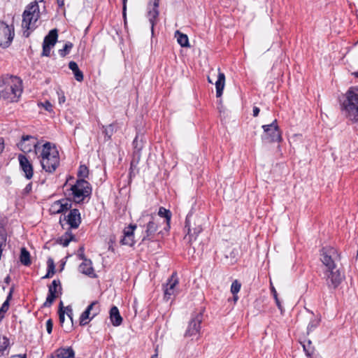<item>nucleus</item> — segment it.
<instances>
[{
	"mask_svg": "<svg viewBox=\"0 0 358 358\" xmlns=\"http://www.w3.org/2000/svg\"><path fill=\"white\" fill-rule=\"evenodd\" d=\"M22 91V82L20 78L6 75L0 78V98L17 102Z\"/></svg>",
	"mask_w": 358,
	"mask_h": 358,
	"instance_id": "obj_1",
	"label": "nucleus"
},
{
	"mask_svg": "<svg viewBox=\"0 0 358 358\" xmlns=\"http://www.w3.org/2000/svg\"><path fill=\"white\" fill-rule=\"evenodd\" d=\"M36 155L43 170L53 173L59 164V152L55 145L47 142L36 149Z\"/></svg>",
	"mask_w": 358,
	"mask_h": 358,
	"instance_id": "obj_2",
	"label": "nucleus"
},
{
	"mask_svg": "<svg viewBox=\"0 0 358 358\" xmlns=\"http://www.w3.org/2000/svg\"><path fill=\"white\" fill-rule=\"evenodd\" d=\"M41 13L38 3L36 1L30 3L25 8L22 14V27L26 29L24 31L25 36H29V32L35 29L38 26V21L40 18Z\"/></svg>",
	"mask_w": 358,
	"mask_h": 358,
	"instance_id": "obj_3",
	"label": "nucleus"
},
{
	"mask_svg": "<svg viewBox=\"0 0 358 358\" xmlns=\"http://www.w3.org/2000/svg\"><path fill=\"white\" fill-rule=\"evenodd\" d=\"M345 100L342 104L345 115L352 121H358V88H350L345 94Z\"/></svg>",
	"mask_w": 358,
	"mask_h": 358,
	"instance_id": "obj_4",
	"label": "nucleus"
},
{
	"mask_svg": "<svg viewBox=\"0 0 358 358\" xmlns=\"http://www.w3.org/2000/svg\"><path fill=\"white\" fill-rule=\"evenodd\" d=\"M338 250L331 246H325L320 250V260L327 268H336V262L340 260Z\"/></svg>",
	"mask_w": 358,
	"mask_h": 358,
	"instance_id": "obj_5",
	"label": "nucleus"
},
{
	"mask_svg": "<svg viewBox=\"0 0 358 358\" xmlns=\"http://www.w3.org/2000/svg\"><path fill=\"white\" fill-rule=\"evenodd\" d=\"M138 225L141 227L145 228L143 240L145 238H151L158 229V219L155 215H143L138 220Z\"/></svg>",
	"mask_w": 358,
	"mask_h": 358,
	"instance_id": "obj_6",
	"label": "nucleus"
},
{
	"mask_svg": "<svg viewBox=\"0 0 358 358\" xmlns=\"http://www.w3.org/2000/svg\"><path fill=\"white\" fill-rule=\"evenodd\" d=\"M71 189L73 199L76 203L83 201L92 192L90 183L83 179L78 180L76 183L71 187Z\"/></svg>",
	"mask_w": 358,
	"mask_h": 358,
	"instance_id": "obj_7",
	"label": "nucleus"
},
{
	"mask_svg": "<svg viewBox=\"0 0 358 358\" xmlns=\"http://www.w3.org/2000/svg\"><path fill=\"white\" fill-rule=\"evenodd\" d=\"M264 134L262 140L265 142H280L282 141L281 131L279 129L276 120H274L271 124L262 126Z\"/></svg>",
	"mask_w": 358,
	"mask_h": 358,
	"instance_id": "obj_8",
	"label": "nucleus"
},
{
	"mask_svg": "<svg viewBox=\"0 0 358 358\" xmlns=\"http://www.w3.org/2000/svg\"><path fill=\"white\" fill-rule=\"evenodd\" d=\"M208 81L215 85L216 96L220 97L225 85L224 73H222L220 69H211L208 75Z\"/></svg>",
	"mask_w": 358,
	"mask_h": 358,
	"instance_id": "obj_9",
	"label": "nucleus"
},
{
	"mask_svg": "<svg viewBox=\"0 0 358 358\" xmlns=\"http://www.w3.org/2000/svg\"><path fill=\"white\" fill-rule=\"evenodd\" d=\"M14 28L12 25H8L3 22H0V46L8 48L13 41L14 37Z\"/></svg>",
	"mask_w": 358,
	"mask_h": 358,
	"instance_id": "obj_10",
	"label": "nucleus"
},
{
	"mask_svg": "<svg viewBox=\"0 0 358 358\" xmlns=\"http://www.w3.org/2000/svg\"><path fill=\"white\" fill-rule=\"evenodd\" d=\"M324 278L327 286L331 289H336L344 278L338 269L327 268L324 273Z\"/></svg>",
	"mask_w": 358,
	"mask_h": 358,
	"instance_id": "obj_11",
	"label": "nucleus"
},
{
	"mask_svg": "<svg viewBox=\"0 0 358 358\" xmlns=\"http://www.w3.org/2000/svg\"><path fill=\"white\" fill-rule=\"evenodd\" d=\"M58 31L57 29H53L50 30L48 34L44 38L43 43V56H50L51 50L55 45L57 38H58Z\"/></svg>",
	"mask_w": 358,
	"mask_h": 358,
	"instance_id": "obj_12",
	"label": "nucleus"
},
{
	"mask_svg": "<svg viewBox=\"0 0 358 358\" xmlns=\"http://www.w3.org/2000/svg\"><path fill=\"white\" fill-rule=\"evenodd\" d=\"M37 139L32 136L27 135L22 137L21 141L18 144L20 149L24 152H29L34 149L36 153V149L40 148Z\"/></svg>",
	"mask_w": 358,
	"mask_h": 358,
	"instance_id": "obj_13",
	"label": "nucleus"
},
{
	"mask_svg": "<svg viewBox=\"0 0 358 358\" xmlns=\"http://www.w3.org/2000/svg\"><path fill=\"white\" fill-rule=\"evenodd\" d=\"M99 313V307L97 301L92 302L87 309L82 313L80 317V325H85L97 315Z\"/></svg>",
	"mask_w": 358,
	"mask_h": 358,
	"instance_id": "obj_14",
	"label": "nucleus"
},
{
	"mask_svg": "<svg viewBox=\"0 0 358 358\" xmlns=\"http://www.w3.org/2000/svg\"><path fill=\"white\" fill-rule=\"evenodd\" d=\"M61 283L59 280H54L52 284L49 286L48 294L45 301L43 303L44 307H50L59 293L61 294Z\"/></svg>",
	"mask_w": 358,
	"mask_h": 358,
	"instance_id": "obj_15",
	"label": "nucleus"
},
{
	"mask_svg": "<svg viewBox=\"0 0 358 358\" xmlns=\"http://www.w3.org/2000/svg\"><path fill=\"white\" fill-rule=\"evenodd\" d=\"M152 2V5H149V10L148 12V20L151 24V31L152 34H154V27L157 24L158 21V17H159V0H151Z\"/></svg>",
	"mask_w": 358,
	"mask_h": 358,
	"instance_id": "obj_16",
	"label": "nucleus"
},
{
	"mask_svg": "<svg viewBox=\"0 0 358 358\" xmlns=\"http://www.w3.org/2000/svg\"><path fill=\"white\" fill-rule=\"evenodd\" d=\"M178 284V280L176 273H173L169 278L168 282L164 286V299L169 301L172 296L176 293V285Z\"/></svg>",
	"mask_w": 358,
	"mask_h": 358,
	"instance_id": "obj_17",
	"label": "nucleus"
},
{
	"mask_svg": "<svg viewBox=\"0 0 358 358\" xmlns=\"http://www.w3.org/2000/svg\"><path fill=\"white\" fill-rule=\"evenodd\" d=\"M71 208V202L67 199H63L55 201L50 208L52 214H59L66 212Z\"/></svg>",
	"mask_w": 358,
	"mask_h": 358,
	"instance_id": "obj_18",
	"label": "nucleus"
},
{
	"mask_svg": "<svg viewBox=\"0 0 358 358\" xmlns=\"http://www.w3.org/2000/svg\"><path fill=\"white\" fill-rule=\"evenodd\" d=\"M18 160L21 170L27 179L30 180L34 175V169L31 163L27 157L23 155H19Z\"/></svg>",
	"mask_w": 358,
	"mask_h": 358,
	"instance_id": "obj_19",
	"label": "nucleus"
},
{
	"mask_svg": "<svg viewBox=\"0 0 358 358\" xmlns=\"http://www.w3.org/2000/svg\"><path fill=\"white\" fill-rule=\"evenodd\" d=\"M201 322V320L199 316L193 318L189 323L185 336L198 337L200 332Z\"/></svg>",
	"mask_w": 358,
	"mask_h": 358,
	"instance_id": "obj_20",
	"label": "nucleus"
},
{
	"mask_svg": "<svg viewBox=\"0 0 358 358\" xmlns=\"http://www.w3.org/2000/svg\"><path fill=\"white\" fill-rule=\"evenodd\" d=\"M136 228V225L130 224L124 229V236L120 241L122 245L132 246L134 244V231Z\"/></svg>",
	"mask_w": 358,
	"mask_h": 358,
	"instance_id": "obj_21",
	"label": "nucleus"
},
{
	"mask_svg": "<svg viewBox=\"0 0 358 358\" xmlns=\"http://www.w3.org/2000/svg\"><path fill=\"white\" fill-rule=\"evenodd\" d=\"M80 257L83 262L79 266V271L83 274L87 275L90 277H94L95 274L92 266L91 260L86 259L83 254L80 255Z\"/></svg>",
	"mask_w": 358,
	"mask_h": 358,
	"instance_id": "obj_22",
	"label": "nucleus"
},
{
	"mask_svg": "<svg viewBox=\"0 0 358 358\" xmlns=\"http://www.w3.org/2000/svg\"><path fill=\"white\" fill-rule=\"evenodd\" d=\"M66 220L71 228H78L81 222V217L79 210L78 209L71 210L70 213L67 215Z\"/></svg>",
	"mask_w": 358,
	"mask_h": 358,
	"instance_id": "obj_23",
	"label": "nucleus"
},
{
	"mask_svg": "<svg viewBox=\"0 0 358 358\" xmlns=\"http://www.w3.org/2000/svg\"><path fill=\"white\" fill-rule=\"evenodd\" d=\"M110 319L113 325L117 327L122 324V317L116 306H113L110 310Z\"/></svg>",
	"mask_w": 358,
	"mask_h": 358,
	"instance_id": "obj_24",
	"label": "nucleus"
},
{
	"mask_svg": "<svg viewBox=\"0 0 358 358\" xmlns=\"http://www.w3.org/2000/svg\"><path fill=\"white\" fill-rule=\"evenodd\" d=\"M10 348V340L6 336H0V357L8 355Z\"/></svg>",
	"mask_w": 358,
	"mask_h": 358,
	"instance_id": "obj_25",
	"label": "nucleus"
},
{
	"mask_svg": "<svg viewBox=\"0 0 358 358\" xmlns=\"http://www.w3.org/2000/svg\"><path fill=\"white\" fill-rule=\"evenodd\" d=\"M57 358H74L75 352L71 348H61L56 351Z\"/></svg>",
	"mask_w": 358,
	"mask_h": 358,
	"instance_id": "obj_26",
	"label": "nucleus"
},
{
	"mask_svg": "<svg viewBox=\"0 0 358 358\" xmlns=\"http://www.w3.org/2000/svg\"><path fill=\"white\" fill-rule=\"evenodd\" d=\"M175 36L177 38L178 43L182 47H188L189 46V39L186 34L180 33L179 31H176L175 34Z\"/></svg>",
	"mask_w": 358,
	"mask_h": 358,
	"instance_id": "obj_27",
	"label": "nucleus"
},
{
	"mask_svg": "<svg viewBox=\"0 0 358 358\" xmlns=\"http://www.w3.org/2000/svg\"><path fill=\"white\" fill-rule=\"evenodd\" d=\"M20 260L24 266H29L31 264L30 255L25 248H22L21 249Z\"/></svg>",
	"mask_w": 358,
	"mask_h": 358,
	"instance_id": "obj_28",
	"label": "nucleus"
},
{
	"mask_svg": "<svg viewBox=\"0 0 358 358\" xmlns=\"http://www.w3.org/2000/svg\"><path fill=\"white\" fill-rule=\"evenodd\" d=\"M73 235L71 233L66 232L64 235L60 237L59 242L61 245L66 247L69 245L70 241L73 240Z\"/></svg>",
	"mask_w": 358,
	"mask_h": 358,
	"instance_id": "obj_29",
	"label": "nucleus"
},
{
	"mask_svg": "<svg viewBox=\"0 0 358 358\" xmlns=\"http://www.w3.org/2000/svg\"><path fill=\"white\" fill-rule=\"evenodd\" d=\"M73 48V44L71 42H67L65 43L62 49L59 50L58 53L59 55L62 57H65L66 55H68L71 50Z\"/></svg>",
	"mask_w": 358,
	"mask_h": 358,
	"instance_id": "obj_30",
	"label": "nucleus"
},
{
	"mask_svg": "<svg viewBox=\"0 0 358 358\" xmlns=\"http://www.w3.org/2000/svg\"><path fill=\"white\" fill-rule=\"evenodd\" d=\"M158 215L160 217H164L166 218V222L169 224L171 220V213L169 210H166V208L161 207L159 210Z\"/></svg>",
	"mask_w": 358,
	"mask_h": 358,
	"instance_id": "obj_31",
	"label": "nucleus"
},
{
	"mask_svg": "<svg viewBox=\"0 0 358 358\" xmlns=\"http://www.w3.org/2000/svg\"><path fill=\"white\" fill-rule=\"evenodd\" d=\"M241 287V284L237 280H234L231 286V292L235 295L239 292Z\"/></svg>",
	"mask_w": 358,
	"mask_h": 358,
	"instance_id": "obj_32",
	"label": "nucleus"
},
{
	"mask_svg": "<svg viewBox=\"0 0 358 358\" xmlns=\"http://www.w3.org/2000/svg\"><path fill=\"white\" fill-rule=\"evenodd\" d=\"M89 171L86 166L80 165L79 167L78 175L80 178H87L88 176Z\"/></svg>",
	"mask_w": 358,
	"mask_h": 358,
	"instance_id": "obj_33",
	"label": "nucleus"
},
{
	"mask_svg": "<svg viewBox=\"0 0 358 358\" xmlns=\"http://www.w3.org/2000/svg\"><path fill=\"white\" fill-rule=\"evenodd\" d=\"M76 80L78 82H81L83 80V73L80 69H71Z\"/></svg>",
	"mask_w": 358,
	"mask_h": 358,
	"instance_id": "obj_34",
	"label": "nucleus"
},
{
	"mask_svg": "<svg viewBox=\"0 0 358 358\" xmlns=\"http://www.w3.org/2000/svg\"><path fill=\"white\" fill-rule=\"evenodd\" d=\"M271 292H272V294H273V297L275 299V303H276V305H277L278 308L280 310L281 312H282V305H281V303H280V301H279V299L278 298L277 292H276L275 287H273L272 285H271Z\"/></svg>",
	"mask_w": 358,
	"mask_h": 358,
	"instance_id": "obj_35",
	"label": "nucleus"
},
{
	"mask_svg": "<svg viewBox=\"0 0 358 358\" xmlns=\"http://www.w3.org/2000/svg\"><path fill=\"white\" fill-rule=\"evenodd\" d=\"M320 324V320L319 319H314L312 320L308 326V333L310 331H312L313 329H315Z\"/></svg>",
	"mask_w": 358,
	"mask_h": 358,
	"instance_id": "obj_36",
	"label": "nucleus"
},
{
	"mask_svg": "<svg viewBox=\"0 0 358 358\" xmlns=\"http://www.w3.org/2000/svg\"><path fill=\"white\" fill-rule=\"evenodd\" d=\"M303 350L307 356H310L313 352V348L311 347V341H308L307 345H303Z\"/></svg>",
	"mask_w": 358,
	"mask_h": 358,
	"instance_id": "obj_37",
	"label": "nucleus"
},
{
	"mask_svg": "<svg viewBox=\"0 0 358 358\" xmlns=\"http://www.w3.org/2000/svg\"><path fill=\"white\" fill-rule=\"evenodd\" d=\"M57 96H58L59 104L62 105L66 101V97L64 96V92L62 90H58L57 91Z\"/></svg>",
	"mask_w": 358,
	"mask_h": 358,
	"instance_id": "obj_38",
	"label": "nucleus"
},
{
	"mask_svg": "<svg viewBox=\"0 0 358 358\" xmlns=\"http://www.w3.org/2000/svg\"><path fill=\"white\" fill-rule=\"evenodd\" d=\"M8 308L9 303H8V301H5L0 308V316L3 317V313H5L8 310Z\"/></svg>",
	"mask_w": 358,
	"mask_h": 358,
	"instance_id": "obj_39",
	"label": "nucleus"
},
{
	"mask_svg": "<svg viewBox=\"0 0 358 358\" xmlns=\"http://www.w3.org/2000/svg\"><path fill=\"white\" fill-rule=\"evenodd\" d=\"M39 106H43L47 111H49V112L52 111V105L48 101H46L44 103H41L39 104Z\"/></svg>",
	"mask_w": 358,
	"mask_h": 358,
	"instance_id": "obj_40",
	"label": "nucleus"
},
{
	"mask_svg": "<svg viewBox=\"0 0 358 358\" xmlns=\"http://www.w3.org/2000/svg\"><path fill=\"white\" fill-rule=\"evenodd\" d=\"M47 264H48V271H50L51 272H54L55 273V263H54V261L52 258H49L47 261Z\"/></svg>",
	"mask_w": 358,
	"mask_h": 358,
	"instance_id": "obj_41",
	"label": "nucleus"
},
{
	"mask_svg": "<svg viewBox=\"0 0 358 358\" xmlns=\"http://www.w3.org/2000/svg\"><path fill=\"white\" fill-rule=\"evenodd\" d=\"M52 327H53L52 321L50 319L48 320L45 323V327H46L47 332L49 334L52 333Z\"/></svg>",
	"mask_w": 358,
	"mask_h": 358,
	"instance_id": "obj_42",
	"label": "nucleus"
},
{
	"mask_svg": "<svg viewBox=\"0 0 358 358\" xmlns=\"http://www.w3.org/2000/svg\"><path fill=\"white\" fill-rule=\"evenodd\" d=\"M113 132V128L111 124L104 129L103 133L110 137Z\"/></svg>",
	"mask_w": 358,
	"mask_h": 358,
	"instance_id": "obj_43",
	"label": "nucleus"
},
{
	"mask_svg": "<svg viewBox=\"0 0 358 358\" xmlns=\"http://www.w3.org/2000/svg\"><path fill=\"white\" fill-rule=\"evenodd\" d=\"M65 310H62V308H60L59 310V322L62 325L64 320H65Z\"/></svg>",
	"mask_w": 358,
	"mask_h": 358,
	"instance_id": "obj_44",
	"label": "nucleus"
},
{
	"mask_svg": "<svg viewBox=\"0 0 358 358\" xmlns=\"http://www.w3.org/2000/svg\"><path fill=\"white\" fill-rule=\"evenodd\" d=\"M65 313H66L68 317H69V319L71 320V322H73V318H72V316H73V310L72 308L70 307V306H67L65 308Z\"/></svg>",
	"mask_w": 358,
	"mask_h": 358,
	"instance_id": "obj_45",
	"label": "nucleus"
},
{
	"mask_svg": "<svg viewBox=\"0 0 358 358\" xmlns=\"http://www.w3.org/2000/svg\"><path fill=\"white\" fill-rule=\"evenodd\" d=\"M4 149V141L3 138L0 137V154L2 152V151Z\"/></svg>",
	"mask_w": 358,
	"mask_h": 358,
	"instance_id": "obj_46",
	"label": "nucleus"
},
{
	"mask_svg": "<svg viewBox=\"0 0 358 358\" xmlns=\"http://www.w3.org/2000/svg\"><path fill=\"white\" fill-rule=\"evenodd\" d=\"M259 108L258 107L253 108V116L257 117L259 113Z\"/></svg>",
	"mask_w": 358,
	"mask_h": 358,
	"instance_id": "obj_47",
	"label": "nucleus"
},
{
	"mask_svg": "<svg viewBox=\"0 0 358 358\" xmlns=\"http://www.w3.org/2000/svg\"><path fill=\"white\" fill-rule=\"evenodd\" d=\"M127 1V0H123V16L124 17L126 16Z\"/></svg>",
	"mask_w": 358,
	"mask_h": 358,
	"instance_id": "obj_48",
	"label": "nucleus"
},
{
	"mask_svg": "<svg viewBox=\"0 0 358 358\" xmlns=\"http://www.w3.org/2000/svg\"><path fill=\"white\" fill-rule=\"evenodd\" d=\"M10 358H27L26 354L13 355Z\"/></svg>",
	"mask_w": 358,
	"mask_h": 358,
	"instance_id": "obj_49",
	"label": "nucleus"
},
{
	"mask_svg": "<svg viewBox=\"0 0 358 358\" xmlns=\"http://www.w3.org/2000/svg\"><path fill=\"white\" fill-rule=\"evenodd\" d=\"M55 274L54 272H51L50 271L48 270V272L46 275L43 277V278H48L52 277Z\"/></svg>",
	"mask_w": 358,
	"mask_h": 358,
	"instance_id": "obj_50",
	"label": "nucleus"
},
{
	"mask_svg": "<svg viewBox=\"0 0 358 358\" xmlns=\"http://www.w3.org/2000/svg\"><path fill=\"white\" fill-rule=\"evenodd\" d=\"M202 231V228L199 226L196 229H194V234H195L196 236L198 235L201 231Z\"/></svg>",
	"mask_w": 358,
	"mask_h": 358,
	"instance_id": "obj_51",
	"label": "nucleus"
},
{
	"mask_svg": "<svg viewBox=\"0 0 358 358\" xmlns=\"http://www.w3.org/2000/svg\"><path fill=\"white\" fill-rule=\"evenodd\" d=\"M57 2L59 7H62L64 5V0H57Z\"/></svg>",
	"mask_w": 358,
	"mask_h": 358,
	"instance_id": "obj_52",
	"label": "nucleus"
},
{
	"mask_svg": "<svg viewBox=\"0 0 358 358\" xmlns=\"http://www.w3.org/2000/svg\"><path fill=\"white\" fill-rule=\"evenodd\" d=\"M69 67H78V65L75 62H70L69 64Z\"/></svg>",
	"mask_w": 358,
	"mask_h": 358,
	"instance_id": "obj_53",
	"label": "nucleus"
},
{
	"mask_svg": "<svg viewBox=\"0 0 358 358\" xmlns=\"http://www.w3.org/2000/svg\"><path fill=\"white\" fill-rule=\"evenodd\" d=\"M11 297H12V290L10 291L6 301H8V303H9V301L10 300Z\"/></svg>",
	"mask_w": 358,
	"mask_h": 358,
	"instance_id": "obj_54",
	"label": "nucleus"
},
{
	"mask_svg": "<svg viewBox=\"0 0 358 358\" xmlns=\"http://www.w3.org/2000/svg\"><path fill=\"white\" fill-rule=\"evenodd\" d=\"M351 74L353 75L355 77H358V71H355V72H352Z\"/></svg>",
	"mask_w": 358,
	"mask_h": 358,
	"instance_id": "obj_55",
	"label": "nucleus"
},
{
	"mask_svg": "<svg viewBox=\"0 0 358 358\" xmlns=\"http://www.w3.org/2000/svg\"><path fill=\"white\" fill-rule=\"evenodd\" d=\"M5 282L6 283H9L10 282V277L9 276H7L6 278H5Z\"/></svg>",
	"mask_w": 358,
	"mask_h": 358,
	"instance_id": "obj_56",
	"label": "nucleus"
},
{
	"mask_svg": "<svg viewBox=\"0 0 358 358\" xmlns=\"http://www.w3.org/2000/svg\"><path fill=\"white\" fill-rule=\"evenodd\" d=\"M62 308V309L64 308L62 301H61L60 303H59V308Z\"/></svg>",
	"mask_w": 358,
	"mask_h": 358,
	"instance_id": "obj_57",
	"label": "nucleus"
},
{
	"mask_svg": "<svg viewBox=\"0 0 358 358\" xmlns=\"http://www.w3.org/2000/svg\"><path fill=\"white\" fill-rule=\"evenodd\" d=\"M234 301H237L238 300V296L236 294L234 295Z\"/></svg>",
	"mask_w": 358,
	"mask_h": 358,
	"instance_id": "obj_58",
	"label": "nucleus"
},
{
	"mask_svg": "<svg viewBox=\"0 0 358 358\" xmlns=\"http://www.w3.org/2000/svg\"><path fill=\"white\" fill-rule=\"evenodd\" d=\"M35 1H36L37 3H38V2H43V0H36Z\"/></svg>",
	"mask_w": 358,
	"mask_h": 358,
	"instance_id": "obj_59",
	"label": "nucleus"
},
{
	"mask_svg": "<svg viewBox=\"0 0 358 358\" xmlns=\"http://www.w3.org/2000/svg\"><path fill=\"white\" fill-rule=\"evenodd\" d=\"M192 230L190 229H188V234H190Z\"/></svg>",
	"mask_w": 358,
	"mask_h": 358,
	"instance_id": "obj_60",
	"label": "nucleus"
},
{
	"mask_svg": "<svg viewBox=\"0 0 358 358\" xmlns=\"http://www.w3.org/2000/svg\"><path fill=\"white\" fill-rule=\"evenodd\" d=\"M3 316H0V322L1 321Z\"/></svg>",
	"mask_w": 358,
	"mask_h": 358,
	"instance_id": "obj_61",
	"label": "nucleus"
},
{
	"mask_svg": "<svg viewBox=\"0 0 358 358\" xmlns=\"http://www.w3.org/2000/svg\"><path fill=\"white\" fill-rule=\"evenodd\" d=\"M136 142V138H135V140L134 141V143H135Z\"/></svg>",
	"mask_w": 358,
	"mask_h": 358,
	"instance_id": "obj_62",
	"label": "nucleus"
},
{
	"mask_svg": "<svg viewBox=\"0 0 358 358\" xmlns=\"http://www.w3.org/2000/svg\"><path fill=\"white\" fill-rule=\"evenodd\" d=\"M153 358V357H152Z\"/></svg>",
	"mask_w": 358,
	"mask_h": 358,
	"instance_id": "obj_63",
	"label": "nucleus"
}]
</instances>
